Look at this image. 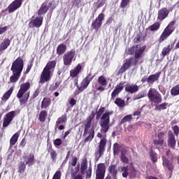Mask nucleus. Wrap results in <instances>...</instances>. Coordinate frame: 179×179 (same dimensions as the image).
<instances>
[{"mask_svg": "<svg viewBox=\"0 0 179 179\" xmlns=\"http://www.w3.org/2000/svg\"><path fill=\"white\" fill-rule=\"evenodd\" d=\"M57 65V62H49L45 67L43 69L41 74L40 83H45V82H50L51 80V76H52V72H54V68Z\"/></svg>", "mask_w": 179, "mask_h": 179, "instance_id": "f257e3e1", "label": "nucleus"}, {"mask_svg": "<svg viewBox=\"0 0 179 179\" xmlns=\"http://www.w3.org/2000/svg\"><path fill=\"white\" fill-rule=\"evenodd\" d=\"M176 24V21L171 22L168 26L164 29L161 36L159 37V43H163L164 40L169 38V36L174 31V25Z\"/></svg>", "mask_w": 179, "mask_h": 179, "instance_id": "f03ea898", "label": "nucleus"}, {"mask_svg": "<svg viewBox=\"0 0 179 179\" xmlns=\"http://www.w3.org/2000/svg\"><path fill=\"white\" fill-rule=\"evenodd\" d=\"M146 50V46H142L137 45L136 46H134L133 48H130L129 51L131 52V54L135 51V58L136 61L134 62V65H136L138 64V60L140 58H142V54H143V51Z\"/></svg>", "mask_w": 179, "mask_h": 179, "instance_id": "7ed1b4c3", "label": "nucleus"}, {"mask_svg": "<svg viewBox=\"0 0 179 179\" xmlns=\"http://www.w3.org/2000/svg\"><path fill=\"white\" fill-rule=\"evenodd\" d=\"M23 59L18 57L15 61L13 62L11 66V71L13 73H19L20 75L23 71Z\"/></svg>", "mask_w": 179, "mask_h": 179, "instance_id": "20e7f679", "label": "nucleus"}, {"mask_svg": "<svg viewBox=\"0 0 179 179\" xmlns=\"http://www.w3.org/2000/svg\"><path fill=\"white\" fill-rule=\"evenodd\" d=\"M148 96L153 103H162V95L156 90L151 88L148 92Z\"/></svg>", "mask_w": 179, "mask_h": 179, "instance_id": "39448f33", "label": "nucleus"}, {"mask_svg": "<svg viewBox=\"0 0 179 179\" xmlns=\"http://www.w3.org/2000/svg\"><path fill=\"white\" fill-rule=\"evenodd\" d=\"M16 115V111H11L7 113L4 116L3 122V128H8L9 127V124L12 121H13V118H15V116Z\"/></svg>", "mask_w": 179, "mask_h": 179, "instance_id": "423d86ee", "label": "nucleus"}, {"mask_svg": "<svg viewBox=\"0 0 179 179\" xmlns=\"http://www.w3.org/2000/svg\"><path fill=\"white\" fill-rule=\"evenodd\" d=\"M75 58V51L71 50L63 56L64 64L66 66H69L72 64V61Z\"/></svg>", "mask_w": 179, "mask_h": 179, "instance_id": "0eeeda50", "label": "nucleus"}, {"mask_svg": "<svg viewBox=\"0 0 179 179\" xmlns=\"http://www.w3.org/2000/svg\"><path fill=\"white\" fill-rule=\"evenodd\" d=\"M22 2L23 0H15L13 1L7 8L8 13H13V12L17 10L22 6Z\"/></svg>", "mask_w": 179, "mask_h": 179, "instance_id": "6e6552de", "label": "nucleus"}, {"mask_svg": "<svg viewBox=\"0 0 179 179\" xmlns=\"http://www.w3.org/2000/svg\"><path fill=\"white\" fill-rule=\"evenodd\" d=\"M104 20V14L101 13L98 15L96 20L92 22V27L96 31H99V29L101 27V24H103L102 22Z\"/></svg>", "mask_w": 179, "mask_h": 179, "instance_id": "1a4fd4ad", "label": "nucleus"}, {"mask_svg": "<svg viewBox=\"0 0 179 179\" xmlns=\"http://www.w3.org/2000/svg\"><path fill=\"white\" fill-rule=\"evenodd\" d=\"M30 89V83H25L20 86V89L17 94L18 99H22L23 94H26V92Z\"/></svg>", "mask_w": 179, "mask_h": 179, "instance_id": "9d476101", "label": "nucleus"}, {"mask_svg": "<svg viewBox=\"0 0 179 179\" xmlns=\"http://www.w3.org/2000/svg\"><path fill=\"white\" fill-rule=\"evenodd\" d=\"M107 143V140L106 138H102L99 143L98 152H96V157H101L102 155L106 150V145Z\"/></svg>", "mask_w": 179, "mask_h": 179, "instance_id": "9b49d317", "label": "nucleus"}, {"mask_svg": "<svg viewBox=\"0 0 179 179\" xmlns=\"http://www.w3.org/2000/svg\"><path fill=\"white\" fill-rule=\"evenodd\" d=\"M93 79V77L89 74L82 82L81 85L78 87L79 92H83L89 86V83Z\"/></svg>", "mask_w": 179, "mask_h": 179, "instance_id": "f8f14e48", "label": "nucleus"}, {"mask_svg": "<svg viewBox=\"0 0 179 179\" xmlns=\"http://www.w3.org/2000/svg\"><path fill=\"white\" fill-rule=\"evenodd\" d=\"M43 19L41 16L36 17L29 22V27H40L43 24Z\"/></svg>", "mask_w": 179, "mask_h": 179, "instance_id": "ddd939ff", "label": "nucleus"}, {"mask_svg": "<svg viewBox=\"0 0 179 179\" xmlns=\"http://www.w3.org/2000/svg\"><path fill=\"white\" fill-rule=\"evenodd\" d=\"M124 85H125V83H120L119 85H117L115 87V89L113 90V92L111 94L112 99H115L117 95L121 92H122V89H124Z\"/></svg>", "mask_w": 179, "mask_h": 179, "instance_id": "4468645a", "label": "nucleus"}, {"mask_svg": "<svg viewBox=\"0 0 179 179\" xmlns=\"http://www.w3.org/2000/svg\"><path fill=\"white\" fill-rule=\"evenodd\" d=\"M105 173H106V165H104V164H98L96 176L98 177L104 178Z\"/></svg>", "mask_w": 179, "mask_h": 179, "instance_id": "2eb2a0df", "label": "nucleus"}, {"mask_svg": "<svg viewBox=\"0 0 179 179\" xmlns=\"http://www.w3.org/2000/svg\"><path fill=\"white\" fill-rule=\"evenodd\" d=\"M164 139H166L164 132H159L157 135V139L154 140V143L155 145H163L164 143Z\"/></svg>", "mask_w": 179, "mask_h": 179, "instance_id": "dca6fc26", "label": "nucleus"}, {"mask_svg": "<svg viewBox=\"0 0 179 179\" xmlns=\"http://www.w3.org/2000/svg\"><path fill=\"white\" fill-rule=\"evenodd\" d=\"M132 62H134V59H127L126 62L122 65L121 69L119 70V73H124V72H125V71H127V69H128V68L131 66V64L135 65V64Z\"/></svg>", "mask_w": 179, "mask_h": 179, "instance_id": "f3484780", "label": "nucleus"}, {"mask_svg": "<svg viewBox=\"0 0 179 179\" xmlns=\"http://www.w3.org/2000/svg\"><path fill=\"white\" fill-rule=\"evenodd\" d=\"M169 12L167 8H162L158 12L157 19H159V20H164V19H166V17L169 16Z\"/></svg>", "mask_w": 179, "mask_h": 179, "instance_id": "a211bd4d", "label": "nucleus"}, {"mask_svg": "<svg viewBox=\"0 0 179 179\" xmlns=\"http://www.w3.org/2000/svg\"><path fill=\"white\" fill-rule=\"evenodd\" d=\"M94 118V113H92L91 115L87 119V123L85 125L84 135L86 136L87 135V131L89 128H90V125H92V120Z\"/></svg>", "mask_w": 179, "mask_h": 179, "instance_id": "6ab92c4d", "label": "nucleus"}, {"mask_svg": "<svg viewBox=\"0 0 179 179\" xmlns=\"http://www.w3.org/2000/svg\"><path fill=\"white\" fill-rule=\"evenodd\" d=\"M82 71V65L80 64H78L77 66L70 71V76L71 78H76L79 73H80V71Z\"/></svg>", "mask_w": 179, "mask_h": 179, "instance_id": "aec40b11", "label": "nucleus"}, {"mask_svg": "<svg viewBox=\"0 0 179 179\" xmlns=\"http://www.w3.org/2000/svg\"><path fill=\"white\" fill-rule=\"evenodd\" d=\"M24 161L26 164H28L29 166H33V164H34V155L29 154L28 156L24 157Z\"/></svg>", "mask_w": 179, "mask_h": 179, "instance_id": "412c9836", "label": "nucleus"}, {"mask_svg": "<svg viewBox=\"0 0 179 179\" xmlns=\"http://www.w3.org/2000/svg\"><path fill=\"white\" fill-rule=\"evenodd\" d=\"M125 90L128 92V93H136V92L139 90V87L136 85H127Z\"/></svg>", "mask_w": 179, "mask_h": 179, "instance_id": "4be33fe9", "label": "nucleus"}, {"mask_svg": "<svg viewBox=\"0 0 179 179\" xmlns=\"http://www.w3.org/2000/svg\"><path fill=\"white\" fill-rule=\"evenodd\" d=\"M100 126H101V134H103V135H106V134H107V132L108 131V129H110V123L100 122Z\"/></svg>", "mask_w": 179, "mask_h": 179, "instance_id": "5701e85b", "label": "nucleus"}, {"mask_svg": "<svg viewBox=\"0 0 179 179\" xmlns=\"http://www.w3.org/2000/svg\"><path fill=\"white\" fill-rule=\"evenodd\" d=\"M66 51V45L62 43L57 48V54L58 55H62Z\"/></svg>", "mask_w": 179, "mask_h": 179, "instance_id": "b1692460", "label": "nucleus"}, {"mask_svg": "<svg viewBox=\"0 0 179 179\" xmlns=\"http://www.w3.org/2000/svg\"><path fill=\"white\" fill-rule=\"evenodd\" d=\"M162 160H163V166L164 167H167L169 171H173V164H171V162L167 160V159H166V157H162Z\"/></svg>", "mask_w": 179, "mask_h": 179, "instance_id": "393cba45", "label": "nucleus"}, {"mask_svg": "<svg viewBox=\"0 0 179 179\" xmlns=\"http://www.w3.org/2000/svg\"><path fill=\"white\" fill-rule=\"evenodd\" d=\"M108 171L112 176H113L114 179H117V174L118 173V170H117L116 165H110L108 168Z\"/></svg>", "mask_w": 179, "mask_h": 179, "instance_id": "a878e982", "label": "nucleus"}, {"mask_svg": "<svg viewBox=\"0 0 179 179\" xmlns=\"http://www.w3.org/2000/svg\"><path fill=\"white\" fill-rule=\"evenodd\" d=\"M173 48H174V43L169 45L166 48H164L162 52L163 57H166L167 54H170V52Z\"/></svg>", "mask_w": 179, "mask_h": 179, "instance_id": "bb28decb", "label": "nucleus"}, {"mask_svg": "<svg viewBox=\"0 0 179 179\" xmlns=\"http://www.w3.org/2000/svg\"><path fill=\"white\" fill-rule=\"evenodd\" d=\"M113 114V112H106L101 117V122L110 123V115Z\"/></svg>", "mask_w": 179, "mask_h": 179, "instance_id": "cd10ccee", "label": "nucleus"}, {"mask_svg": "<svg viewBox=\"0 0 179 179\" xmlns=\"http://www.w3.org/2000/svg\"><path fill=\"white\" fill-rule=\"evenodd\" d=\"M10 44V41L9 39H5L1 44H0V51H5L9 47Z\"/></svg>", "mask_w": 179, "mask_h": 179, "instance_id": "c85d7f7f", "label": "nucleus"}, {"mask_svg": "<svg viewBox=\"0 0 179 179\" xmlns=\"http://www.w3.org/2000/svg\"><path fill=\"white\" fill-rule=\"evenodd\" d=\"M118 171L122 173V177H124V178H127V177H128V175L129 174V173H128V166H120L118 168Z\"/></svg>", "mask_w": 179, "mask_h": 179, "instance_id": "c756f323", "label": "nucleus"}, {"mask_svg": "<svg viewBox=\"0 0 179 179\" xmlns=\"http://www.w3.org/2000/svg\"><path fill=\"white\" fill-rule=\"evenodd\" d=\"M48 10V6H47L45 3H43L38 10V15L39 16L40 15H45Z\"/></svg>", "mask_w": 179, "mask_h": 179, "instance_id": "7c9ffc66", "label": "nucleus"}, {"mask_svg": "<svg viewBox=\"0 0 179 179\" xmlns=\"http://www.w3.org/2000/svg\"><path fill=\"white\" fill-rule=\"evenodd\" d=\"M169 145L172 148H174L176 146V138H174L173 134L169 135Z\"/></svg>", "mask_w": 179, "mask_h": 179, "instance_id": "2f4dec72", "label": "nucleus"}, {"mask_svg": "<svg viewBox=\"0 0 179 179\" xmlns=\"http://www.w3.org/2000/svg\"><path fill=\"white\" fill-rule=\"evenodd\" d=\"M51 104V99L50 98H44L42 101L41 108H47Z\"/></svg>", "mask_w": 179, "mask_h": 179, "instance_id": "473e14b6", "label": "nucleus"}, {"mask_svg": "<svg viewBox=\"0 0 179 179\" xmlns=\"http://www.w3.org/2000/svg\"><path fill=\"white\" fill-rule=\"evenodd\" d=\"M159 80V74H154V75L150 76L147 78V82L148 83H153V82H156V80Z\"/></svg>", "mask_w": 179, "mask_h": 179, "instance_id": "72a5a7b5", "label": "nucleus"}, {"mask_svg": "<svg viewBox=\"0 0 179 179\" xmlns=\"http://www.w3.org/2000/svg\"><path fill=\"white\" fill-rule=\"evenodd\" d=\"M19 133H15L10 138V146H13L16 142H17V140L19 139Z\"/></svg>", "mask_w": 179, "mask_h": 179, "instance_id": "f704fd0d", "label": "nucleus"}, {"mask_svg": "<svg viewBox=\"0 0 179 179\" xmlns=\"http://www.w3.org/2000/svg\"><path fill=\"white\" fill-rule=\"evenodd\" d=\"M13 92V89L10 88L8 92H6L2 96L1 99L3 101H6L10 97V94Z\"/></svg>", "mask_w": 179, "mask_h": 179, "instance_id": "c9c22d12", "label": "nucleus"}, {"mask_svg": "<svg viewBox=\"0 0 179 179\" xmlns=\"http://www.w3.org/2000/svg\"><path fill=\"white\" fill-rule=\"evenodd\" d=\"M29 96L30 94L27 92L24 94V96L22 98H19L20 104H26V103H27V100H29Z\"/></svg>", "mask_w": 179, "mask_h": 179, "instance_id": "e433bc0d", "label": "nucleus"}, {"mask_svg": "<svg viewBox=\"0 0 179 179\" xmlns=\"http://www.w3.org/2000/svg\"><path fill=\"white\" fill-rule=\"evenodd\" d=\"M148 29L150 30V31H157V30L160 29V23L155 22L152 25L150 26Z\"/></svg>", "mask_w": 179, "mask_h": 179, "instance_id": "4c0bfd02", "label": "nucleus"}, {"mask_svg": "<svg viewBox=\"0 0 179 179\" xmlns=\"http://www.w3.org/2000/svg\"><path fill=\"white\" fill-rule=\"evenodd\" d=\"M19 78H20V74L19 73H13V75L10 78V81L11 83H15L19 80Z\"/></svg>", "mask_w": 179, "mask_h": 179, "instance_id": "58836bf2", "label": "nucleus"}, {"mask_svg": "<svg viewBox=\"0 0 179 179\" xmlns=\"http://www.w3.org/2000/svg\"><path fill=\"white\" fill-rule=\"evenodd\" d=\"M98 83H99V85L101 86H107V80L106 78H104V76H101L98 78Z\"/></svg>", "mask_w": 179, "mask_h": 179, "instance_id": "ea45409f", "label": "nucleus"}, {"mask_svg": "<svg viewBox=\"0 0 179 179\" xmlns=\"http://www.w3.org/2000/svg\"><path fill=\"white\" fill-rule=\"evenodd\" d=\"M115 103L118 107H125V101L121 99V98H117Z\"/></svg>", "mask_w": 179, "mask_h": 179, "instance_id": "a19ab883", "label": "nucleus"}, {"mask_svg": "<svg viewBox=\"0 0 179 179\" xmlns=\"http://www.w3.org/2000/svg\"><path fill=\"white\" fill-rule=\"evenodd\" d=\"M171 94L172 96H178L179 94V85L173 87L171 90Z\"/></svg>", "mask_w": 179, "mask_h": 179, "instance_id": "79ce46f5", "label": "nucleus"}, {"mask_svg": "<svg viewBox=\"0 0 179 179\" xmlns=\"http://www.w3.org/2000/svg\"><path fill=\"white\" fill-rule=\"evenodd\" d=\"M25 169L26 164H24V162H20L18 166V172L20 173V174H23Z\"/></svg>", "mask_w": 179, "mask_h": 179, "instance_id": "37998d69", "label": "nucleus"}, {"mask_svg": "<svg viewBox=\"0 0 179 179\" xmlns=\"http://www.w3.org/2000/svg\"><path fill=\"white\" fill-rule=\"evenodd\" d=\"M47 117V112L45 110H43L39 114V120L41 122H44L45 121V118Z\"/></svg>", "mask_w": 179, "mask_h": 179, "instance_id": "c03bdc74", "label": "nucleus"}, {"mask_svg": "<svg viewBox=\"0 0 179 179\" xmlns=\"http://www.w3.org/2000/svg\"><path fill=\"white\" fill-rule=\"evenodd\" d=\"M132 120V115H127L124 116L122 120L120 123L121 124H124V122H129L130 121Z\"/></svg>", "mask_w": 179, "mask_h": 179, "instance_id": "a18cd8bd", "label": "nucleus"}, {"mask_svg": "<svg viewBox=\"0 0 179 179\" xmlns=\"http://www.w3.org/2000/svg\"><path fill=\"white\" fill-rule=\"evenodd\" d=\"M94 138V130L91 129L89 136L84 140V142H90Z\"/></svg>", "mask_w": 179, "mask_h": 179, "instance_id": "49530a36", "label": "nucleus"}, {"mask_svg": "<svg viewBox=\"0 0 179 179\" xmlns=\"http://www.w3.org/2000/svg\"><path fill=\"white\" fill-rule=\"evenodd\" d=\"M167 106L166 103H162L160 105H158L155 107V110L157 111H162V110H166Z\"/></svg>", "mask_w": 179, "mask_h": 179, "instance_id": "de8ad7c7", "label": "nucleus"}, {"mask_svg": "<svg viewBox=\"0 0 179 179\" xmlns=\"http://www.w3.org/2000/svg\"><path fill=\"white\" fill-rule=\"evenodd\" d=\"M86 170H87V163L84 162L81 164L80 167L81 174H85L86 173Z\"/></svg>", "mask_w": 179, "mask_h": 179, "instance_id": "09e8293b", "label": "nucleus"}, {"mask_svg": "<svg viewBox=\"0 0 179 179\" xmlns=\"http://www.w3.org/2000/svg\"><path fill=\"white\" fill-rule=\"evenodd\" d=\"M64 122H66V116H62L59 117L56 122L57 125L59 124H64Z\"/></svg>", "mask_w": 179, "mask_h": 179, "instance_id": "8fccbe9b", "label": "nucleus"}, {"mask_svg": "<svg viewBox=\"0 0 179 179\" xmlns=\"http://www.w3.org/2000/svg\"><path fill=\"white\" fill-rule=\"evenodd\" d=\"M61 82L57 81L50 87V90H57L59 87Z\"/></svg>", "mask_w": 179, "mask_h": 179, "instance_id": "3c124183", "label": "nucleus"}, {"mask_svg": "<svg viewBox=\"0 0 179 179\" xmlns=\"http://www.w3.org/2000/svg\"><path fill=\"white\" fill-rule=\"evenodd\" d=\"M145 96H146V92H140L138 94L134 96V100H139V99H142L143 97H145Z\"/></svg>", "mask_w": 179, "mask_h": 179, "instance_id": "603ef678", "label": "nucleus"}, {"mask_svg": "<svg viewBox=\"0 0 179 179\" xmlns=\"http://www.w3.org/2000/svg\"><path fill=\"white\" fill-rule=\"evenodd\" d=\"M49 152L50 153L51 159L55 160V159H57V152L54 150H50Z\"/></svg>", "mask_w": 179, "mask_h": 179, "instance_id": "864d4df0", "label": "nucleus"}, {"mask_svg": "<svg viewBox=\"0 0 179 179\" xmlns=\"http://www.w3.org/2000/svg\"><path fill=\"white\" fill-rule=\"evenodd\" d=\"M130 1L131 0H122V2L120 3V6L122 8H126L127 6L129 3Z\"/></svg>", "mask_w": 179, "mask_h": 179, "instance_id": "5fc2aeb1", "label": "nucleus"}, {"mask_svg": "<svg viewBox=\"0 0 179 179\" xmlns=\"http://www.w3.org/2000/svg\"><path fill=\"white\" fill-rule=\"evenodd\" d=\"M151 160L153 162V163H156L157 162V154L156 153H151Z\"/></svg>", "mask_w": 179, "mask_h": 179, "instance_id": "6e6d98bb", "label": "nucleus"}, {"mask_svg": "<svg viewBox=\"0 0 179 179\" xmlns=\"http://www.w3.org/2000/svg\"><path fill=\"white\" fill-rule=\"evenodd\" d=\"M61 171H58L54 174L52 179H61Z\"/></svg>", "mask_w": 179, "mask_h": 179, "instance_id": "4d7b16f0", "label": "nucleus"}, {"mask_svg": "<svg viewBox=\"0 0 179 179\" xmlns=\"http://www.w3.org/2000/svg\"><path fill=\"white\" fill-rule=\"evenodd\" d=\"M121 160L123 163H128V158L124 155V151L122 152Z\"/></svg>", "mask_w": 179, "mask_h": 179, "instance_id": "13d9d810", "label": "nucleus"}, {"mask_svg": "<svg viewBox=\"0 0 179 179\" xmlns=\"http://www.w3.org/2000/svg\"><path fill=\"white\" fill-rule=\"evenodd\" d=\"M172 129L174 132V134L177 136L178 135V132H179V128H178V126H173L172 127Z\"/></svg>", "mask_w": 179, "mask_h": 179, "instance_id": "bf43d9fd", "label": "nucleus"}, {"mask_svg": "<svg viewBox=\"0 0 179 179\" xmlns=\"http://www.w3.org/2000/svg\"><path fill=\"white\" fill-rule=\"evenodd\" d=\"M78 163V159H76V157L72 158L71 162H70V164H71V166H76V164Z\"/></svg>", "mask_w": 179, "mask_h": 179, "instance_id": "052dcab7", "label": "nucleus"}, {"mask_svg": "<svg viewBox=\"0 0 179 179\" xmlns=\"http://www.w3.org/2000/svg\"><path fill=\"white\" fill-rule=\"evenodd\" d=\"M69 104H71V107H73L76 104V100L73 98H71L69 100Z\"/></svg>", "mask_w": 179, "mask_h": 179, "instance_id": "680f3d73", "label": "nucleus"}, {"mask_svg": "<svg viewBox=\"0 0 179 179\" xmlns=\"http://www.w3.org/2000/svg\"><path fill=\"white\" fill-rule=\"evenodd\" d=\"M86 176H87V178H89L92 177V168H91V167H90V168L88 169V170H87V175H86Z\"/></svg>", "mask_w": 179, "mask_h": 179, "instance_id": "e2e57ef3", "label": "nucleus"}, {"mask_svg": "<svg viewBox=\"0 0 179 179\" xmlns=\"http://www.w3.org/2000/svg\"><path fill=\"white\" fill-rule=\"evenodd\" d=\"M8 30V27H0V34H3Z\"/></svg>", "mask_w": 179, "mask_h": 179, "instance_id": "0e129e2a", "label": "nucleus"}, {"mask_svg": "<svg viewBox=\"0 0 179 179\" xmlns=\"http://www.w3.org/2000/svg\"><path fill=\"white\" fill-rule=\"evenodd\" d=\"M61 143H62V141H61V139L59 138H57L55 141V145H56L57 146H59Z\"/></svg>", "mask_w": 179, "mask_h": 179, "instance_id": "69168bd1", "label": "nucleus"}, {"mask_svg": "<svg viewBox=\"0 0 179 179\" xmlns=\"http://www.w3.org/2000/svg\"><path fill=\"white\" fill-rule=\"evenodd\" d=\"M105 85H101L97 88V90H99V92H104V90H106V87H104Z\"/></svg>", "mask_w": 179, "mask_h": 179, "instance_id": "338daca9", "label": "nucleus"}, {"mask_svg": "<svg viewBox=\"0 0 179 179\" xmlns=\"http://www.w3.org/2000/svg\"><path fill=\"white\" fill-rule=\"evenodd\" d=\"M73 179H83V176L80 174H77L74 176Z\"/></svg>", "mask_w": 179, "mask_h": 179, "instance_id": "774afa93", "label": "nucleus"}]
</instances>
